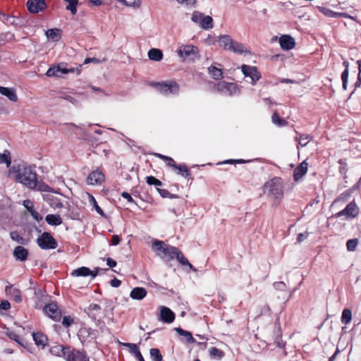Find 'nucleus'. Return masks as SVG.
Wrapping results in <instances>:
<instances>
[{"instance_id":"f257e3e1","label":"nucleus","mask_w":361,"mask_h":361,"mask_svg":"<svg viewBox=\"0 0 361 361\" xmlns=\"http://www.w3.org/2000/svg\"><path fill=\"white\" fill-rule=\"evenodd\" d=\"M0 164H6L9 169V174L17 182L20 183L30 189H34L37 185V173L32 166H26L24 162L17 163L16 161L11 165V159H0Z\"/></svg>"},{"instance_id":"f03ea898","label":"nucleus","mask_w":361,"mask_h":361,"mask_svg":"<svg viewBox=\"0 0 361 361\" xmlns=\"http://www.w3.org/2000/svg\"><path fill=\"white\" fill-rule=\"evenodd\" d=\"M263 194L271 203L273 207H277L284 195V184L281 178L274 177L267 181L262 187Z\"/></svg>"},{"instance_id":"7ed1b4c3","label":"nucleus","mask_w":361,"mask_h":361,"mask_svg":"<svg viewBox=\"0 0 361 361\" xmlns=\"http://www.w3.org/2000/svg\"><path fill=\"white\" fill-rule=\"evenodd\" d=\"M152 248L156 255L165 262H169L175 258L177 248L166 244L164 241L154 240Z\"/></svg>"},{"instance_id":"20e7f679","label":"nucleus","mask_w":361,"mask_h":361,"mask_svg":"<svg viewBox=\"0 0 361 361\" xmlns=\"http://www.w3.org/2000/svg\"><path fill=\"white\" fill-rule=\"evenodd\" d=\"M191 20L198 24L201 28L209 30L213 27V19L209 16H205L200 11H194L192 14Z\"/></svg>"},{"instance_id":"39448f33","label":"nucleus","mask_w":361,"mask_h":361,"mask_svg":"<svg viewBox=\"0 0 361 361\" xmlns=\"http://www.w3.org/2000/svg\"><path fill=\"white\" fill-rule=\"evenodd\" d=\"M63 64L61 63V65H57V66L50 67L47 70V71L46 73V75L48 77H60L61 74L75 73L77 75H79L80 73L81 66H80L78 68H64V67H63Z\"/></svg>"},{"instance_id":"423d86ee","label":"nucleus","mask_w":361,"mask_h":361,"mask_svg":"<svg viewBox=\"0 0 361 361\" xmlns=\"http://www.w3.org/2000/svg\"><path fill=\"white\" fill-rule=\"evenodd\" d=\"M151 85L164 94H177L179 91V85L176 82H153Z\"/></svg>"},{"instance_id":"0eeeda50","label":"nucleus","mask_w":361,"mask_h":361,"mask_svg":"<svg viewBox=\"0 0 361 361\" xmlns=\"http://www.w3.org/2000/svg\"><path fill=\"white\" fill-rule=\"evenodd\" d=\"M37 245L43 250L55 249L57 242L53 236L47 232H44L37 240Z\"/></svg>"},{"instance_id":"6e6552de","label":"nucleus","mask_w":361,"mask_h":361,"mask_svg":"<svg viewBox=\"0 0 361 361\" xmlns=\"http://www.w3.org/2000/svg\"><path fill=\"white\" fill-rule=\"evenodd\" d=\"M214 89L218 92L225 93L231 95L236 91V85L233 82L221 81L214 85Z\"/></svg>"},{"instance_id":"1a4fd4ad","label":"nucleus","mask_w":361,"mask_h":361,"mask_svg":"<svg viewBox=\"0 0 361 361\" xmlns=\"http://www.w3.org/2000/svg\"><path fill=\"white\" fill-rule=\"evenodd\" d=\"M197 48L192 45H182L178 50V54L183 60L194 59L197 54Z\"/></svg>"},{"instance_id":"9d476101","label":"nucleus","mask_w":361,"mask_h":361,"mask_svg":"<svg viewBox=\"0 0 361 361\" xmlns=\"http://www.w3.org/2000/svg\"><path fill=\"white\" fill-rule=\"evenodd\" d=\"M26 6L29 12L32 13H37L47 7L44 0H27Z\"/></svg>"},{"instance_id":"9b49d317","label":"nucleus","mask_w":361,"mask_h":361,"mask_svg":"<svg viewBox=\"0 0 361 361\" xmlns=\"http://www.w3.org/2000/svg\"><path fill=\"white\" fill-rule=\"evenodd\" d=\"M99 270V268H95L94 270H90L86 267H82L73 270L71 275L75 277L91 276L92 278H94L98 274Z\"/></svg>"},{"instance_id":"f8f14e48","label":"nucleus","mask_w":361,"mask_h":361,"mask_svg":"<svg viewBox=\"0 0 361 361\" xmlns=\"http://www.w3.org/2000/svg\"><path fill=\"white\" fill-rule=\"evenodd\" d=\"M358 214V209L354 202L349 203L342 211L336 214L337 217L345 216L347 218L355 217Z\"/></svg>"},{"instance_id":"ddd939ff","label":"nucleus","mask_w":361,"mask_h":361,"mask_svg":"<svg viewBox=\"0 0 361 361\" xmlns=\"http://www.w3.org/2000/svg\"><path fill=\"white\" fill-rule=\"evenodd\" d=\"M241 69L245 76L250 77L253 82L257 81L260 78V73L255 66L243 65Z\"/></svg>"},{"instance_id":"4468645a","label":"nucleus","mask_w":361,"mask_h":361,"mask_svg":"<svg viewBox=\"0 0 361 361\" xmlns=\"http://www.w3.org/2000/svg\"><path fill=\"white\" fill-rule=\"evenodd\" d=\"M78 336L82 343L90 342L96 338L95 332L90 328L82 327L78 331Z\"/></svg>"},{"instance_id":"2eb2a0df","label":"nucleus","mask_w":361,"mask_h":361,"mask_svg":"<svg viewBox=\"0 0 361 361\" xmlns=\"http://www.w3.org/2000/svg\"><path fill=\"white\" fill-rule=\"evenodd\" d=\"M104 181V175L98 170L91 173L87 178V183L89 185H101Z\"/></svg>"},{"instance_id":"dca6fc26","label":"nucleus","mask_w":361,"mask_h":361,"mask_svg":"<svg viewBox=\"0 0 361 361\" xmlns=\"http://www.w3.org/2000/svg\"><path fill=\"white\" fill-rule=\"evenodd\" d=\"M71 352L70 348L65 347L63 345H54L50 348V353L51 355L58 356V357H63L66 360V357L68 354H70Z\"/></svg>"},{"instance_id":"f3484780","label":"nucleus","mask_w":361,"mask_h":361,"mask_svg":"<svg viewBox=\"0 0 361 361\" xmlns=\"http://www.w3.org/2000/svg\"><path fill=\"white\" fill-rule=\"evenodd\" d=\"M46 314L54 320H59L61 317V312L56 304L49 303L44 307Z\"/></svg>"},{"instance_id":"a211bd4d","label":"nucleus","mask_w":361,"mask_h":361,"mask_svg":"<svg viewBox=\"0 0 361 361\" xmlns=\"http://www.w3.org/2000/svg\"><path fill=\"white\" fill-rule=\"evenodd\" d=\"M160 309V319L166 323H171L175 319L174 313L165 306H161Z\"/></svg>"},{"instance_id":"6ab92c4d","label":"nucleus","mask_w":361,"mask_h":361,"mask_svg":"<svg viewBox=\"0 0 361 361\" xmlns=\"http://www.w3.org/2000/svg\"><path fill=\"white\" fill-rule=\"evenodd\" d=\"M279 44L283 49L289 50L295 47V42L294 38L289 35H282L279 38Z\"/></svg>"},{"instance_id":"aec40b11","label":"nucleus","mask_w":361,"mask_h":361,"mask_svg":"<svg viewBox=\"0 0 361 361\" xmlns=\"http://www.w3.org/2000/svg\"><path fill=\"white\" fill-rule=\"evenodd\" d=\"M318 9L324 16L329 17V18L345 17V18H349L351 19H354L353 17L350 16V15L347 14L346 13L334 12L324 6H319Z\"/></svg>"},{"instance_id":"412c9836","label":"nucleus","mask_w":361,"mask_h":361,"mask_svg":"<svg viewBox=\"0 0 361 361\" xmlns=\"http://www.w3.org/2000/svg\"><path fill=\"white\" fill-rule=\"evenodd\" d=\"M307 163L303 161L295 170L293 173V178L295 181L300 180L307 171Z\"/></svg>"},{"instance_id":"4be33fe9","label":"nucleus","mask_w":361,"mask_h":361,"mask_svg":"<svg viewBox=\"0 0 361 361\" xmlns=\"http://www.w3.org/2000/svg\"><path fill=\"white\" fill-rule=\"evenodd\" d=\"M147 290L142 287H135L130 293V297L133 300H141L147 295Z\"/></svg>"},{"instance_id":"5701e85b","label":"nucleus","mask_w":361,"mask_h":361,"mask_svg":"<svg viewBox=\"0 0 361 361\" xmlns=\"http://www.w3.org/2000/svg\"><path fill=\"white\" fill-rule=\"evenodd\" d=\"M14 257L19 261L23 262L27 259L28 251L23 246H17L13 250Z\"/></svg>"},{"instance_id":"b1692460","label":"nucleus","mask_w":361,"mask_h":361,"mask_svg":"<svg viewBox=\"0 0 361 361\" xmlns=\"http://www.w3.org/2000/svg\"><path fill=\"white\" fill-rule=\"evenodd\" d=\"M169 161V165L173 166L177 173L181 175L183 177L187 178L190 176V172L188 168L185 165H176L173 159H168Z\"/></svg>"},{"instance_id":"393cba45","label":"nucleus","mask_w":361,"mask_h":361,"mask_svg":"<svg viewBox=\"0 0 361 361\" xmlns=\"http://www.w3.org/2000/svg\"><path fill=\"white\" fill-rule=\"evenodd\" d=\"M66 361H88L87 357L80 351L71 350L66 357Z\"/></svg>"},{"instance_id":"a878e982","label":"nucleus","mask_w":361,"mask_h":361,"mask_svg":"<svg viewBox=\"0 0 361 361\" xmlns=\"http://www.w3.org/2000/svg\"><path fill=\"white\" fill-rule=\"evenodd\" d=\"M0 94L8 97L11 102H16L18 100L16 91L12 88L0 87Z\"/></svg>"},{"instance_id":"bb28decb","label":"nucleus","mask_w":361,"mask_h":361,"mask_svg":"<svg viewBox=\"0 0 361 361\" xmlns=\"http://www.w3.org/2000/svg\"><path fill=\"white\" fill-rule=\"evenodd\" d=\"M6 291L8 295H10L11 298L16 302H20L22 301V297H21V292L20 290L17 288H14L13 287H6Z\"/></svg>"},{"instance_id":"cd10ccee","label":"nucleus","mask_w":361,"mask_h":361,"mask_svg":"<svg viewBox=\"0 0 361 361\" xmlns=\"http://www.w3.org/2000/svg\"><path fill=\"white\" fill-rule=\"evenodd\" d=\"M93 153L99 157H108L111 154V150L108 149L106 146L103 145L97 146Z\"/></svg>"},{"instance_id":"c85d7f7f","label":"nucleus","mask_w":361,"mask_h":361,"mask_svg":"<svg viewBox=\"0 0 361 361\" xmlns=\"http://www.w3.org/2000/svg\"><path fill=\"white\" fill-rule=\"evenodd\" d=\"M45 220L51 226H59L62 224V219L59 214H48L46 216Z\"/></svg>"},{"instance_id":"c756f323","label":"nucleus","mask_w":361,"mask_h":361,"mask_svg":"<svg viewBox=\"0 0 361 361\" xmlns=\"http://www.w3.org/2000/svg\"><path fill=\"white\" fill-rule=\"evenodd\" d=\"M148 57L150 60L159 61L163 58V54L160 49L154 48L148 51Z\"/></svg>"},{"instance_id":"7c9ffc66","label":"nucleus","mask_w":361,"mask_h":361,"mask_svg":"<svg viewBox=\"0 0 361 361\" xmlns=\"http://www.w3.org/2000/svg\"><path fill=\"white\" fill-rule=\"evenodd\" d=\"M233 39L229 35H222L219 37V42L220 46L223 47L225 49L229 50L231 48Z\"/></svg>"},{"instance_id":"2f4dec72","label":"nucleus","mask_w":361,"mask_h":361,"mask_svg":"<svg viewBox=\"0 0 361 361\" xmlns=\"http://www.w3.org/2000/svg\"><path fill=\"white\" fill-rule=\"evenodd\" d=\"M208 73L214 80H219L223 78L221 69L214 66H211L208 68Z\"/></svg>"},{"instance_id":"473e14b6","label":"nucleus","mask_w":361,"mask_h":361,"mask_svg":"<svg viewBox=\"0 0 361 361\" xmlns=\"http://www.w3.org/2000/svg\"><path fill=\"white\" fill-rule=\"evenodd\" d=\"M175 258L183 265L188 266L189 269L196 271L197 269L194 268V267L188 262V260L183 256V255L177 250V253H176Z\"/></svg>"},{"instance_id":"72a5a7b5","label":"nucleus","mask_w":361,"mask_h":361,"mask_svg":"<svg viewBox=\"0 0 361 361\" xmlns=\"http://www.w3.org/2000/svg\"><path fill=\"white\" fill-rule=\"evenodd\" d=\"M32 336L37 345H42V347L45 346L47 341L46 336L40 333H33Z\"/></svg>"},{"instance_id":"f704fd0d","label":"nucleus","mask_w":361,"mask_h":361,"mask_svg":"<svg viewBox=\"0 0 361 361\" xmlns=\"http://www.w3.org/2000/svg\"><path fill=\"white\" fill-rule=\"evenodd\" d=\"M231 47V48L229 49V51H233L235 53L243 54L247 52L245 47L240 42L233 41Z\"/></svg>"},{"instance_id":"c9c22d12","label":"nucleus","mask_w":361,"mask_h":361,"mask_svg":"<svg viewBox=\"0 0 361 361\" xmlns=\"http://www.w3.org/2000/svg\"><path fill=\"white\" fill-rule=\"evenodd\" d=\"M47 37L54 42H58L61 38L60 30L49 29L46 32Z\"/></svg>"},{"instance_id":"e433bc0d","label":"nucleus","mask_w":361,"mask_h":361,"mask_svg":"<svg viewBox=\"0 0 361 361\" xmlns=\"http://www.w3.org/2000/svg\"><path fill=\"white\" fill-rule=\"evenodd\" d=\"M343 65L345 66V70L341 74V80L343 82V88L345 90L347 89V83L348 78V67L349 63L347 61H344Z\"/></svg>"},{"instance_id":"4c0bfd02","label":"nucleus","mask_w":361,"mask_h":361,"mask_svg":"<svg viewBox=\"0 0 361 361\" xmlns=\"http://www.w3.org/2000/svg\"><path fill=\"white\" fill-rule=\"evenodd\" d=\"M175 330L179 335L183 336L188 343H194L195 341L189 331H185L180 328H176Z\"/></svg>"},{"instance_id":"58836bf2","label":"nucleus","mask_w":361,"mask_h":361,"mask_svg":"<svg viewBox=\"0 0 361 361\" xmlns=\"http://www.w3.org/2000/svg\"><path fill=\"white\" fill-rule=\"evenodd\" d=\"M352 319V312L349 309L343 310L341 316V322L345 324H348Z\"/></svg>"},{"instance_id":"ea45409f","label":"nucleus","mask_w":361,"mask_h":361,"mask_svg":"<svg viewBox=\"0 0 361 361\" xmlns=\"http://www.w3.org/2000/svg\"><path fill=\"white\" fill-rule=\"evenodd\" d=\"M68 3L66 6V9L70 11L72 14L75 15L77 12V5L78 4V0H64Z\"/></svg>"},{"instance_id":"a19ab883","label":"nucleus","mask_w":361,"mask_h":361,"mask_svg":"<svg viewBox=\"0 0 361 361\" xmlns=\"http://www.w3.org/2000/svg\"><path fill=\"white\" fill-rule=\"evenodd\" d=\"M249 160L247 159H225L223 161L218 162L216 165H225V164H233L247 163Z\"/></svg>"},{"instance_id":"79ce46f5","label":"nucleus","mask_w":361,"mask_h":361,"mask_svg":"<svg viewBox=\"0 0 361 361\" xmlns=\"http://www.w3.org/2000/svg\"><path fill=\"white\" fill-rule=\"evenodd\" d=\"M89 201L91 205L94 207L97 212L100 214L101 216H104V213L103 210L101 209V207L97 204V201L95 198L92 195H89Z\"/></svg>"},{"instance_id":"37998d69","label":"nucleus","mask_w":361,"mask_h":361,"mask_svg":"<svg viewBox=\"0 0 361 361\" xmlns=\"http://www.w3.org/2000/svg\"><path fill=\"white\" fill-rule=\"evenodd\" d=\"M272 122L277 124L278 126H285L286 125L287 122L279 117L278 113L276 111H274L272 116H271Z\"/></svg>"},{"instance_id":"c03bdc74","label":"nucleus","mask_w":361,"mask_h":361,"mask_svg":"<svg viewBox=\"0 0 361 361\" xmlns=\"http://www.w3.org/2000/svg\"><path fill=\"white\" fill-rule=\"evenodd\" d=\"M150 356L152 360L154 361H161L162 355H161L159 350L157 348H152L150 350Z\"/></svg>"},{"instance_id":"a18cd8bd","label":"nucleus","mask_w":361,"mask_h":361,"mask_svg":"<svg viewBox=\"0 0 361 361\" xmlns=\"http://www.w3.org/2000/svg\"><path fill=\"white\" fill-rule=\"evenodd\" d=\"M147 183L150 185H154L157 188L162 185V183L154 176H147Z\"/></svg>"},{"instance_id":"49530a36","label":"nucleus","mask_w":361,"mask_h":361,"mask_svg":"<svg viewBox=\"0 0 361 361\" xmlns=\"http://www.w3.org/2000/svg\"><path fill=\"white\" fill-rule=\"evenodd\" d=\"M311 139L309 135H301L298 139V144L302 147L306 146Z\"/></svg>"},{"instance_id":"de8ad7c7","label":"nucleus","mask_w":361,"mask_h":361,"mask_svg":"<svg viewBox=\"0 0 361 361\" xmlns=\"http://www.w3.org/2000/svg\"><path fill=\"white\" fill-rule=\"evenodd\" d=\"M357 243L358 241L357 239L348 240L346 243L347 250L350 252L355 251L357 247Z\"/></svg>"},{"instance_id":"09e8293b","label":"nucleus","mask_w":361,"mask_h":361,"mask_svg":"<svg viewBox=\"0 0 361 361\" xmlns=\"http://www.w3.org/2000/svg\"><path fill=\"white\" fill-rule=\"evenodd\" d=\"M209 351L210 355L213 357L221 358V357H223L224 355L223 352L221 350L215 347H212Z\"/></svg>"},{"instance_id":"8fccbe9b","label":"nucleus","mask_w":361,"mask_h":361,"mask_svg":"<svg viewBox=\"0 0 361 361\" xmlns=\"http://www.w3.org/2000/svg\"><path fill=\"white\" fill-rule=\"evenodd\" d=\"M11 238L18 243V244H24L25 243V239L18 235L17 232H11L10 233Z\"/></svg>"},{"instance_id":"3c124183","label":"nucleus","mask_w":361,"mask_h":361,"mask_svg":"<svg viewBox=\"0 0 361 361\" xmlns=\"http://www.w3.org/2000/svg\"><path fill=\"white\" fill-rule=\"evenodd\" d=\"M123 345L128 347L130 352L133 353L135 355L137 354V352H140V350L136 344L125 343H123Z\"/></svg>"},{"instance_id":"603ef678","label":"nucleus","mask_w":361,"mask_h":361,"mask_svg":"<svg viewBox=\"0 0 361 361\" xmlns=\"http://www.w3.org/2000/svg\"><path fill=\"white\" fill-rule=\"evenodd\" d=\"M99 305L97 304H90L87 308L89 314H92L94 316V312L100 310Z\"/></svg>"},{"instance_id":"864d4df0","label":"nucleus","mask_w":361,"mask_h":361,"mask_svg":"<svg viewBox=\"0 0 361 361\" xmlns=\"http://www.w3.org/2000/svg\"><path fill=\"white\" fill-rule=\"evenodd\" d=\"M23 206L27 209V210L30 213L34 209V205L31 200H25L23 201Z\"/></svg>"},{"instance_id":"5fc2aeb1","label":"nucleus","mask_w":361,"mask_h":361,"mask_svg":"<svg viewBox=\"0 0 361 361\" xmlns=\"http://www.w3.org/2000/svg\"><path fill=\"white\" fill-rule=\"evenodd\" d=\"M13 37V35L10 33V32H7V33H4V34H1L0 35V42H6V41H9L11 40L12 38Z\"/></svg>"},{"instance_id":"6e6d98bb","label":"nucleus","mask_w":361,"mask_h":361,"mask_svg":"<svg viewBox=\"0 0 361 361\" xmlns=\"http://www.w3.org/2000/svg\"><path fill=\"white\" fill-rule=\"evenodd\" d=\"M359 73L357 75V81L355 83V87H358L361 85V60L357 61Z\"/></svg>"},{"instance_id":"4d7b16f0","label":"nucleus","mask_w":361,"mask_h":361,"mask_svg":"<svg viewBox=\"0 0 361 361\" xmlns=\"http://www.w3.org/2000/svg\"><path fill=\"white\" fill-rule=\"evenodd\" d=\"M178 3L185 6H194L197 0H176Z\"/></svg>"},{"instance_id":"13d9d810","label":"nucleus","mask_w":361,"mask_h":361,"mask_svg":"<svg viewBox=\"0 0 361 361\" xmlns=\"http://www.w3.org/2000/svg\"><path fill=\"white\" fill-rule=\"evenodd\" d=\"M73 322V319L70 317H64L63 318V324L66 327L71 326V324Z\"/></svg>"},{"instance_id":"bf43d9fd","label":"nucleus","mask_w":361,"mask_h":361,"mask_svg":"<svg viewBox=\"0 0 361 361\" xmlns=\"http://www.w3.org/2000/svg\"><path fill=\"white\" fill-rule=\"evenodd\" d=\"M308 235H309V233L307 232H305L303 233H299L298 235V238H297L298 242V243L302 242L304 240L307 238Z\"/></svg>"},{"instance_id":"052dcab7","label":"nucleus","mask_w":361,"mask_h":361,"mask_svg":"<svg viewBox=\"0 0 361 361\" xmlns=\"http://www.w3.org/2000/svg\"><path fill=\"white\" fill-rule=\"evenodd\" d=\"M157 190L162 197H168L170 194L169 192L165 189H161L157 188Z\"/></svg>"},{"instance_id":"680f3d73","label":"nucleus","mask_w":361,"mask_h":361,"mask_svg":"<svg viewBox=\"0 0 361 361\" xmlns=\"http://www.w3.org/2000/svg\"><path fill=\"white\" fill-rule=\"evenodd\" d=\"M120 238L117 235H114L111 238V245H117L120 243Z\"/></svg>"},{"instance_id":"e2e57ef3","label":"nucleus","mask_w":361,"mask_h":361,"mask_svg":"<svg viewBox=\"0 0 361 361\" xmlns=\"http://www.w3.org/2000/svg\"><path fill=\"white\" fill-rule=\"evenodd\" d=\"M10 303L7 301H2L0 304V309L7 310L10 308Z\"/></svg>"},{"instance_id":"0e129e2a","label":"nucleus","mask_w":361,"mask_h":361,"mask_svg":"<svg viewBox=\"0 0 361 361\" xmlns=\"http://www.w3.org/2000/svg\"><path fill=\"white\" fill-rule=\"evenodd\" d=\"M121 196L126 199L128 202H133V199L132 198L131 195L126 192H123L122 194H121Z\"/></svg>"},{"instance_id":"69168bd1","label":"nucleus","mask_w":361,"mask_h":361,"mask_svg":"<svg viewBox=\"0 0 361 361\" xmlns=\"http://www.w3.org/2000/svg\"><path fill=\"white\" fill-rule=\"evenodd\" d=\"M31 216L37 221H40L42 219V216L35 210H33L32 212H30Z\"/></svg>"},{"instance_id":"338daca9","label":"nucleus","mask_w":361,"mask_h":361,"mask_svg":"<svg viewBox=\"0 0 361 361\" xmlns=\"http://www.w3.org/2000/svg\"><path fill=\"white\" fill-rule=\"evenodd\" d=\"M110 283H111V286L117 288V287L120 286L121 282L120 280L115 278L111 281Z\"/></svg>"},{"instance_id":"774afa93","label":"nucleus","mask_w":361,"mask_h":361,"mask_svg":"<svg viewBox=\"0 0 361 361\" xmlns=\"http://www.w3.org/2000/svg\"><path fill=\"white\" fill-rule=\"evenodd\" d=\"M106 264L110 267H114L116 266V262L111 258H107Z\"/></svg>"}]
</instances>
